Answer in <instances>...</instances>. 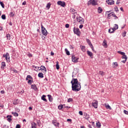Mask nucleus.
<instances>
[{
	"label": "nucleus",
	"mask_w": 128,
	"mask_h": 128,
	"mask_svg": "<svg viewBox=\"0 0 128 128\" xmlns=\"http://www.w3.org/2000/svg\"><path fill=\"white\" fill-rule=\"evenodd\" d=\"M71 84H72V90L74 92H80V88H82L80 82H78L77 78H73Z\"/></svg>",
	"instance_id": "nucleus-1"
},
{
	"label": "nucleus",
	"mask_w": 128,
	"mask_h": 128,
	"mask_svg": "<svg viewBox=\"0 0 128 128\" xmlns=\"http://www.w3.org/2000/svg\"><path fill=\"white\" fill-rule=\"evenodd\" d=\"M90 4H92V6H98V1L96 0H90L88 2V5L90 6Z\"/></svg>",
	"instance_id": "nucleus-2"
},
{
	"label": "nucleus",
	"mask_w": 128,
	"mask_h": 128,
	"mask_svg": "<svg viewBox=\"0 0 128 128\" xmlns=\"http://www.w3.org/2000/svg\"><path fill=\"white\" fill-rule=\"evenodd\" d=\"M41 28H42V32L44 36H48V31H46V29L44 27L42 24H41Z\"/></svg>",
	"instance_id": "nucleus-3"
},
{
	"label": "nucleus",
	"mask_w": 128,
	"mask_h": 128,
	"mask_svg": "<svg viewBox=\"0 0 128 128\" xmlns=\"http://www.w3.org/2000/svg\"><path fill=\"white\" fill-rule=\"evenodd\" d=\"M73 30L75 34H76V36H80V29L78 28L74 27Z\"/></svg>",
	"instance_id": "nucleus-4"
},
{
	"label": "nucleus",
	"mask_w": 128,
	"mask_h": 128,
	"mask_svg": "<svg viewBox=\"0 0 128 128\" xmlns=\"http://www.w3.org/2000/svg\"><path fill=\"white\" fill-rule=\"evenodd\" d=\"M76 20L78 22H79V24H81L84 23V20L80 16L76 17Z\"/></svg>",
	"instance_id": "nucleus-5"
},
{
	"label": "nucleus",
	"mask_w": 128,
	"mask_h": 128,
	"mask_svg": "<svg viewBox=\"0 0 128 128\" xmlns=\"http://www.w3.org/2000/svg\"><path fill=\"white\" fill-rule=\"evenodd\" d=\"M92 104L93 108H98V100H94L92 102Z\"/></svg>",
	"instance_id": "nucleus-6"
},
{
	"label": "nucleus",
	"mask_w": 128,
	"mask_h": 128,
	"mask_svg": "<svg viewBox=\"0 0 128 128\" xmlns=\"http://www.w3.org/2000/svg\"><path fill=\"white\" fill-rule=\"evenodd\" d=\"M57 4L58 6H62L63 8H64L66 6V2L64 1H58Z\"/></svg>",
	"instance_id": "nucleus-7"
},
{
	"label": "nucleus",
	"mask_w": 128,
	"mask_h": 128,
	"mask_svg": "<svg viewBox=\"0 0 128 128\" xmlns=\"http://www.w3.org/2000/svg\"><path fill=\"white\" fill-rule=\"evenodd\" d=\"M3 56L4 58H5L7 62H10V55L8 54V53L7 52L6 54H4Z\"/></svg>",
	"instance_id": "nucleus-8"
},
{
	"label": "nucleus",
	"mask_w": 128,
	"mask_h": 128,
	"mask_svg": "<svg viewBox=\"0 0 128 128\" xmlns=\"http://www.w3.org/2000/svg\"><path fill=\"white\" fill-rule=\"evenodd\" d=\"M72 62H78V58L75 57L74 56H72Z\"/></svg>",
	"instance_id": "nucleus-9"
},
{
	"label": "nucleus",
	"mask_w": 128,
	"mask_h": 128,
	"mask_svg": "<svg viewBox=\"0 0 128 128\" xmlns=\"http://www.w3.org/2000/svg\"><path fill=\"white\" fill-rule=\"evenodd\" d=\"M106 2L108 4H110V6L114 4V1L113 0H106Z\"/></svg>",
	"instance_id": "nucleus-10"
},
{
	"label": "nucleus",
	"mask_w": 128,
	"mask_h": 128,
	"mask_svg": "<svg viewBox=\"0 0 128 128\" xmlns=\"http://www.w3.org/2000/svg\"><path fill=\"white\" fill-rule=\"evenodd\" d=\"M102 46L104 48H108V42L106 40H104L102 42Z\"/></svg>",
	"instance_id": "nucleus-11"
},
{
	"label": "nucleus",
	"mask_w": 128,
	"mask_h": 128,
	"mask_svg": "<svg viewBox=\"0 0 128 128\" xmlns=\"http://www.w3.org/2000/svg\"><path fill=\"white\" fill-rule=\"evenodd\" d=\"M31 88L34 90H38V87H36V85L34 84L31 85Z\"/></svg>",
	"instance_id": "nucleus-12"
},
{
	"label": "nucleus",
	"mask_w": 128,
	"mask_h": 128,
	"mask_svg": "<svg viewBox=\"0 0 128 128\" xmlns=\"http://www.w3.org/2000/svg\"><path fill=\"white\" fill-rule=\"evenodd\" d=\"M52 124H53L55 126H58V125L60 124V123L58 122L56 120H52Z\"/></svg>",
	"instance_id": "nucleus-13"
},
{
	"label": "nucleus",
	"mask_w": 128,
	"mask_h": 128,
	"mask_svg": "<svg viewBox=\"0 0 128 128\" xmlns=\"http://www.w3.org/2000/svg\"><path fill=\"white\" fill-rule=\"evenodd\" d=\"M118 64L117 62H114L112 63L113 68H118Z\"/></svg>",
	"instance_id": "nucleus-14"
},
{
	"label": "nucleus",
	"mask_w": 128,
	"mask_h": 128,
	"mask_svg": "<svg viewBox=\"0 0 128 128\" xmlns=\"http://www.w3.org/2000/svg\"><path fill=\"white\" fill-rule=\"evenodd\" d=\"M104 106L105 108H106L108 110H112V108L110 106V105H108V104L105 103Z\"/></svg>",
	"instance_id": "nucleus-15"
},
{
	"label": "nucleus",
	"mask_w": 128,
	"mask_h": 128,
	"mask_svg": "<svg viewBox=\"0 0 128 128\" xmlns=\"http://www.w3.org/2000/svg\"><path fill=\"white\" fill-rule=\"evenodd\" d=\"M6 62H2L1 68L4 70L6 68Z\"/></svg>",
	"instance_id": "nucleus-16"
},
{
	"label": "nucleus",
	"mask_w": 128,
	"mask_h": 128,
	"mask_svg": "<svg viewBox=\"0 0 128 128\" xmlns=\"http://www.w3.org/2000/svg\"><path fill=\"white\" fill-rule=\"evenodd\" d=\"M46 95H42L41 97V98L42 100H44V102H48V100L46 98Z\"/></svg>",
	"instance_id": "nucleus-17"
},
{
	"label": "nucleus",
	"mask_w": 128,
	"mask_h": 128,
	"mask_svg": "<svg viewBox=\"0 0 128 128\" xmlns=\"http://www.w3.org/2000/svg\"><path fill=\"white\" fill-rule=\"evenodd\" d=\"M39 70H44L46 72V68L44 66H42L39 69Z\"/></svg>",
	"instance_id": "nucleus-18"
},
{
	"label": "nucleus",
	"mask_w": 128,
	"mask_h": 128,
	"mask_svg": "<svg viewBox=\"0 0 128 128\" xmlns=\"http://www.w3.org/2000/svg\"><path fill=\"white\" fill-rule=\"evenodd\" d=\"M6 118H8L7 120L9 122H10L12 120L10 118H12V116L8 115L6 116Z\"/></svg>",
	"instance_id": "nucleus-19"
},
{
	"label": "nucleus",
	"mask_w": 128,
	"mask_h": 128,
	"mask_svg": "<svg viewBox=\"0 0 128 128\" xmlns=\"http://www.w3.org/2000/svg\"><path fill=\"white\" fill-rule=\"evenodd\" d=\"M38 78H44V74L42 72H40L38 74Z\"/></svg>",
	"instance_id": "nucleus-20"
},
{
	"label": "nucleus",
	"mask_w": 128,
	"mask_h": 128,
	"mask_svg": "<svg viewBox=\"0 0 128 128\" xmlns=\"http://www.w3.org/2000/svg\"><path fill=\"white\" fill-rule=\"evenodd\" d=\"M87 54H88L89 56H90V58H92V52H91L88 50L87 51Z\"/></svg>",
	"instance_id": "nucleus-21"
},
{
	"label": "nucleus",
	"mask_w": 128,
	"mask_h": 128,
	"mask_svg": "<svg viewBox=\"0 0 128 128\" xmlns=\"http://www.w3.org/2000/svg\"><path fill=\"white\" fill-rule=\"evenodd\" d=\"M48 98L49 101L50 102H52V95L48 94Z\"/></svg>",
	"instance_id": "nucleus-22"
},
{
	"label": "nucleus",
	"mask_w": 128,
	"mask_h": 128,
	"mask_svg": "<svg viewBox=\"0 0 128 128\" xmlns=\"http://www.w3.org/2000/svg\"><path fill=\"white\" fill-rule=\"evenodd\" d=\"M98 14H102V7L98 8Z\"/></svg>",
	"instance_id": "nucleus-23"
},
{
	"label": "nucleus",
	"mask_w": 128,
	"mask_h": 128,
	"mask_svg": "<svg viewBox=\"0 0 128 128\" xmlns=\"http://www.w3.org/2000/svg\"><path fill=\"white\" fill-rule=\"evenodd\" d=\"M114 28H110L108 30V32H110V34L114 33Z\"/></svg>",
	"instance_id": "nucleus-24"
},
{
	"label": "nucleus",
	"mask_w": 128,
	"mask_h": 128,
	"mask_svg": "<svg viewBox=\"0 0 128 128\" xmlns=\"http://www.w3.org/2000/svg\"><path fill=\"white\" fill-rule=\"evenodd\" d=\"M32 67L34 68H35L34 70H36V71L40 70V67L36 66H33Z\"/></svg>",
	"instance_id": "nucleus-25"
},
{
	"label": "nucleus",
	"mask_w": 128,
	"mask_h": 128,
	"mask_svg": "<svg viewBox=\"0 0 128 128\" xmlns=\"http://www.w3.org/2000/svg\"><path fill=\"white\" fill-rule=\"evenodd\" d=\"M65 52L67 56H70V51L68 50V48H65Z\"/></svg>",
	"instance_id": "nucleus-26"
},
{
	"label": "nucleus",
	"mask_w": 128,
	"mask_h": 128,
	"mask_svg": "<svg viewBox=\"0 0 128 128\" xmlns=\"http://www.w3.org/2000/svg\"><path fill=\"white\" fill-rule=\"evenodd\" d=\"M12 114H14V116H18V114L16 112H12Z\"/></svg>",
	"instance_id": "nucleus-27"
},
{
	"label": "nucleus",
	"mask_w": 128,
	"mask_h": 128,
	"mask_svg": "<svg viewBox=\"0 0 128 128\" xmlns=\"http://www.w3.org/2000/svg\"><path fill=\"white\" fill-rule=\"evenodd\" d=\"M56 70H60V65L58 64V62H56Z\"/></svg>",
	"instance_id": "nucleus-28"
},
{
	"label": "nucleus",
	"mask_w": 128,
	"mask_h": 128,
	"mask_svg": "<svg viewBox=\"0 0 128 128\" xmlns=\"http://www.w3.org/2000/svg\"><path fill=\"white\" fill-rule=\"evenodd\" d=\"M52 4H50V3H48L46 6V8H48V10H50V6Z\"/></svg>",
	"instance_id": "nucleus-29"
},
{
	"label": "nucleus",
	"mask_w": 128,
	"mask_h": 128,
	"mask_svg": "<svg viewBox=\"0 0 128 128\" xmlns=\"http://www.w3.org/2000/svg\"><path fill=\"white\" fill-rule=\"evenodd\" d=\"M70 12H72V14H76V10H74V8H72L71 9H70Z\"/></svg>",
	"instance_id": "nucleus-30"
},
{
	"label": "nucleus",
	"mask_w": 128,
	"mask_h": 128,
	"mask_svg": "<svg viewBox=\"0 0 128 128\" xmlns=\"http://www.w3.org/2000/svg\"><path fill=\"white\" fill-rule=\"evenodd\" d=\"M115 26H116L113 28V29L114 30H116L118 28V24H116Z\"/></svg>",
	"instance_id": "nucleus-31"
},
{
	"label": "nucleus",
	"mask_w": 128,
	"mask_h": 128,
	"mask_svg": "<svg viewBox=\"0 0 128 128\" xmlns=\"http://www.w3.org/2000/svg\"><path fill=\"white\" fill-rule=\"evenodd\" d=\"M6 36L7 40H10V34H7Z\"/></svg>",
	"instance_id": "nucleus-32"
},
{
	"label": "nucleus",
	"mask_w": 128,
	"mask_h": 128,
	"mask_svg": "<svg viewBox=\"0 0 128 128\" xmlns=\"http://www.w3.org/2000/svg\"><path fill=\"white\" fill-rule=\"evenodd\" d=\"M122 58L126 60H128V57H126V54H124L122 56Z\"/></svg>",
	"instance_id": "nucleus-33"
},
{
	"label": "nucleus",
	"mask_w": 128,
	"mask_h": 128,
	"mask_svg": "<svg viewBox=\"0 0 128 128\" xmlns=\"http://www.w3.org/2000/svg\"><path fill=\"white\" fill-rule=\"evenodd\" d=\"M28 78H30V80H32V77L30 75H28L27 78H26V80H28Z\"/></svg>",
	"instance_id": "nucleus-34"
},
{
	"label": "nucleus",
	"mask_w": 128,
	"mask_h": 128,
	"mask_svg": "<svg viewBox=\"0 0 128 128\" xmlns=\"http://www.w3.org/2000/svg\"><path fill=\"white\" fill-rule=\"evenodd\" d=\"M112 16H113L114 18H115L114 20H116V18H118L116 15V14H114V12H112Z\"/></svg>",
	"instance_id": "nucleus-35"
},
{
	"label": "nucleus",
	"mask_w": 128,
	"mask_h": 128,
	"mask_svg": "<svg viewBox=\"0 0 128 128\" xmlns=\"http://www.w3.org/2000/svg\"><path fill=\"white\" fill-rule=\"evenodd\" d=\"M118 54H122V56H124V54H126V53L120 52V51H118Z\"/></svg>",
	"instance_id": "nucleus-36"
},
{
	"label": "nucleus",
	"mask_w": 128,
	"mask_h": 128,
	"mask_svg": "<svg viewBox=\"0 0 128 128\" xmlns=\"http://www.w3.org/2000/svg\"><path fill=\"white\" fill-rule=\"evenodd\" d=\"M64 108V105L62 104H60V106H58V108L59 110H62Z\"/></svg>",
	"instance_id": "nucleus-37"
},
{
	"label": "nucleus",
	"mask_w": 128,
	"mask_h": 128,
	"mask_svg": "<svg viewBox=\"0 0 128 128\" xmlns=\"http://www.w3.org/2000/svg\"><path fill=\"white\" fill-rule=\"evenodd\" d=\"M86 42H88V44L89 46H90V44H92V42H90V40L87 39V40H86Z\"/></svg>",
	"instance_id": "nucleus-38"
},
{
	"label": "nucleus",
	"mask_w": 128,
	"mask_h": 128,
	"mask_svg": "<svg viewBox=\"0 0 128 128\" xmlns=\"http://www.w3.org/2000/svg\"><path fill=\"white\" fill-rule=\"evenodd\" d=\"M114 10L115 12H118V6H116L114 8Z\"/></svg>",
	"instance_id": "nucleus-39"
},
{
	"label": "nucleus",
	"mask_w": 128,
	"mask_h": 128,
	"mask_svg": "<svg viewBox=\"0 0 128 128\" xmlns=\"http://www.w3.org/2000/svg\"><path fill=\"white\" fill-rule=\"evenodd\" d=\"M0 4L2 6V8H4V4L2 2H0Z\"/></svg>",
	"instance_id": "nucleus-40"
},
{
	"label": "nucleus",
	"mask_w": 128,
	"mask_h": 128,
	"mask_svg": "<svg viewBox=\"0 0 128 128\" xmlns=\"http://www.w3.org/2000/svg\"><path fill=\"white\" fill-rule=\"evenodd\" d=\"M86 48V47H85L84 46H82V47L81 50H82V52H86V48Z\"/></svg>",
	"instance_id": "nucleus-41"
},
{
	"label": "nucleus",
	"mask_w": 128,
	"mask_h": 128,
	"mask_svg": "<svg viewBox=\"0 0 128 128\" xmlns=\"http://www.w3.org/2000/svg\"><path fill=\"white\" fill-rule=\"evenodd\" d=\"M99 74H100V76H104V72L100 71Z\"/></svg>",
	"instance_id": "nucleus-42"
},
{
	"label": "nucleus",
	"mask_w": 128,
	"mask_h": 128,
	"mask_svg": "<svg viewBox=\"0 0 128 128\" xmlns=\"http://www.w3.org/2000/svg\"><path fill=\"white\" fill-rule=\"evenodd\" d=\"M96 126L97 128H100V126H101L100 123V122L96 123Z\"/></svg>",
	"instance_id": "nucleus-43"
},
{
	"label": "nucleus",
	"mask_w": 128,
	"mask_h": 128,
	"mask_svg": "<svg viewBox=\"0 0 128 128\" xmlns=\"http://www.w3.org/2000/svg\"><path fill=\"white\" fill-rule=\"evenodd\" d=\"M2 20H6V15L5 14H2Z\"/></svg>",
	"instance_id": "nucleus-44"
},
{
	"label": "nucleus",
	"mask_w": 128,
	"mask_h": 128,
	"mask_svg": "<svg viewBox=\"0 0 128 128\" xmlns=\"http://www.w3.org/2000/svg\"><path fill=\"white\" fill-rule=\"evenodd\" d=\"M112 16V12L108 14V18H110V16Z\"/></svg>",
	"instance_id": "nucleus-45"
},
{
	"label": "nucleus",
	"mask_w": 128,
	"mask_h": 128,
	"mask_svg": "<svg viewBox=\"0 0 128 128\" xmlns=\"http://www.w3.org/2000/svg\"><path fill=\"white\" fill-rule=\"evenodd\" d=\"M72 102V98H69L68 100V102Z\"/></svg>",
	"instance_id": "nucleus-46"
},
{
	"label": "nucleus",
	"mask_w": 128,
	"mask_h": 128,
	"mask_svg": "<svg viewBox=\"0 0 128 128\" xmlns=\"http://www.w3.org/2000/svg\"><path fill=\"white\" fill-rule=\"evenodd\" d=\"M122 36L124 38V36H126V32H123L122 34Z\"/></svg>",
	"instance_id": "nucleus-47"
},
{
	"label": "nucleus",
	"mask_w": 128,
	"mask_h": 128,
	"mask_svg": "<svg viewBox=\"0 0 128 128\" xmlns=\"http://www.w3.org/2000/svg\"><path fill=\"white\" fill-rule=\"evenodd\" d=\"M10 16H14V12H10Z\"/></svg>",
	"instance_id": "nucleus-48"
},
{
	"label": "nucleus",
	"mask_w": 128,
	"mask_h": 128,
	"mask_svg": "<svg viewBox=\"0 0 128 128\" xmlns=\"http://www.w3.org/2000/svg\"><path fill=\"white\" fill-rule=\"evenodd\" d=\"M85 118H86V120H88V119L90 118V116H88V114H86V116Z\"/></svg>",
	"instance_id": "nucleus-49"
},
{
	"label": "nucleus",
	"mask_w": 128,
	"mask_h": 128,
	"mask_svg": "<svg viewBox=\"0 0 128 128\" xmlns=\"http://www.w3.org/2000/svg\"><path fill=\"white\" fill-rule=\"evenodd\" d=\"M32 80H28V84H32Z\"/></svg>",
	"instance_id": "nucleus-50"
},
{
	"label": "nucleus",
	"mask_w": 128,
	"mask_h": 128,
	"mask_svg": "<svg viewBox=\"0 0 128 128\" xmlns=\"http://www.w3.org/2000/svg\"><path fill=\"white\" fill-rule=\"evenodd\" d=\"M65 26L66 28H70V24H66Z\"/></svg>",
	"instance_id": "nucleus-51"
},
{
	"label": "nucleus",
	"mask_w": 128,
	"mask_h": 128,
	"mask_svg": "<svg viewBox=\"0 0 128 128\" xmlns=\"http://www.w3.org/2000/svg\"><path fill=\"white\" fill-rule=\"evenodd\" d=\"M124 112L125 114H128V112L126 110H124Z\"/></svg>",
	"instance_id": "nucleus-52"
},
{
	"label": "nucleus",
	"mask_w": 128,
	"mask_h": 128,
	"mask_svg": "<svg viewBox=\"0 0 128 128\" xmlns=\"http://www.w3.org/2000/svg\"><path fill=\"white\" fill-rule=\"evenodd\" d=\"M26 1H24V2L22 3V6H26Z\"/></svg>",
	"instance_id": "nucleus-53"
},
{
	"label": "nucleus",
	"mask_w": 128,
	"mask_h": 128,
	"mask_svg": "<svg viewBox=\"0 0 128 128\" xmlns=\"http://www.w3.org/2000/svg\"><path fill=\"white\" fill-rule=\"evenodd\" d=\"M79 114H80V116H82V114H84L82 113V111H80Z\"/></svg>",
	"instance_id": "nucleus-54"
},
{
	"label": "nucleus",
	"mask_w": 128,
	"mask_h": 128,
	"mask_svg": "<svg viewBox=\"0 0 128 128\" xmlns=\"http://www.w3.org/2000/svg\"><path fill=\"white\" fill-rule=\"evenodd\" d=\"M84 28V25L80 24V26H79V28Z\"/></svg>",
	"instance_id": "nucleus-55"
},
{
	"label": "nucleus",
	"mask_w": 128,
	"mask_h": 128,
	"mask_svg": "<svg viewBox=\"0 0 128 128\" xmlns=\"http://www.w3.org/2000/svg\"><path fill=\"white\" fill-rule=\"evenodd\" d=\"M72 18H74V20L76 18V14H73Z\"/></svg>",
	"instance_id": "nucleus-56"
},
{
	"label": "nucleus",
	"mask_w": 128,
	"mask_h": 128,
	"mask_svg": "<svg viewBox=\"0 0 128 128\" xmlns=\"http://www.w3.org/2000/svg\"><path fill=\"white\" fill-rule=\"evenodd\" d=\"M16 128H20V124H17L16 126Z\"/></svg>",
	"instance_id": "nucleus-57"
},
{
	"label": "nucleus",
	"mask_w": 128,
	"mask_h": 128,
	"mask_svg": "<svg viewBox=\"0 0 128 128\" xmlns=\"http://www.w3.org/2000/svg\"><path fill=\"white\" fill-rule=\"evenodd\" d=\"M120 4V0H118L116 1V4Z\"/></svg>",
	"instance_id": "nucleus-58"
},
{
	"label": "nucleus",
	"mask_w": 128,
	"mask_h": 128,
	"mask_svg": "<svg viewBox=\"0 0 128 128\" xmlns=\"http://www.w3.org/2000/svg\"><path fill=\"white\" fill-rule=\"evenodd\" d=\"M88 128H92V125H90V124H88Z\"/></svg>",
	"instance_id": "nucleus-59"
},
{
	"label": "nucleus",
	"mask_w": 128,
	"mask_h": 128,
	"mask_svg": "<svg viewBox=\"0 0 128 128\" xmlns=\"http://www.w3.org/2000/svg\"><path fill=\"white\" fill-rule=\"evenodd\" d=\"M90 48H92H92H94V46H92V44H90Z\"/></svg>",
	"instance_id": "nucleus-60"
},
{
	"label": "nucleus",
	"mask_w": 128,
	"mask_h": 128,
	"mask_svg": "<svg viewBox=\"0 0 128 128\" xmlns=\"http://www.w3.org/2000/svg\"><path fill=\"white\" fill-rule=\"evenodd\" d=\"M13 71H14V72H15L16 74H18V70H14Z\"/></svg>",
	"instance_id": "nucleus-61"
},
{
	"label": "nucleus",
	"mask_w": 128,
	"mask_h": 128,
	"mask_svg": "<svg viewBox=\"0 0 128 128\" xmlns=\"http://www.w3.org/2000/svg\"><path fill=\"white\" fill-rule=\"evenodd\" d=\"M28 56L30 57H32V54H28Z\"/></svg>",
	"instance_id": "nucleus-62"
},
{
	"label": "nucleus",
	"mask_w": 128,
	"mask_h": 128,
	"mask_svg": "<svg viewBox=\"0 0 128 128\" xmlns=\"http://www.w3.org/2000/svg\"><path fill=\"white\" fill-rule=\"evenodd\" d=\"M50 55L51 56H54V52H51Z\"/></svg>",
	"instance_id": "nucleus-63"
},
{
	"label": "nucleus",
	"mask_w": 128,
	"mask_h": 128,
	"mask_svg": "<svg viewBox=\"0 0 128 128\" xmlns=\"http://www.w3.org/2000/svg\"><path fill=\"white\" fill-rule=\"evenodd\" d=\"M0 92H1V94H4V90H1Z\"/></svg>",
	"instance_id": "nucleus-64"
}]
</instances>
